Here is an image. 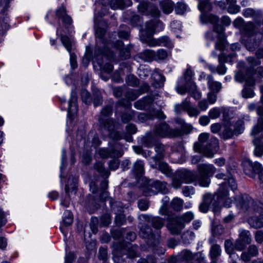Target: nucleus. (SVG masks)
Returning <instances> with one entry per match:
<instances>
[{"instance_id":"obj_1","label":"nucleus","mask_w":263,"mask_h":263,"mask_svg":"<svg viewBox=\"0 0 263 263\" xmlns=\"http://www.w3.org/2000/svg\"><path fill=\"white\" fill-rule=\"evenodd\" d=\"M198 175L195 171L186 169L177 171L172 177V184L173 187L178 189L183 183L199 184L202 187H208L211 182L210 179L216 173V168L212 164L200 163L197 165Z\"/></svg>"},{"instance_id":"obj_2","label":"nucleus","mask_w":263,"mask_h":263,"mask_svg":"<svg viewBox=\"0 0 263 263\" xmlns=\"http://www.w3.org/2000/svg\"><path fill=\"white\" fill-rule=\"evenodd\" d=\"M256 25L251 22L245 23L242 17H238L233 22L234 27L238 29L241 33L245 37H247L250 41L245 39L242 40L245 41V45L248 50L253 51L256 48L259 43V41H255L253 43H251L252 39L254 40L257 35V33L263 35V19L260 22H256Z\"/></svg>"},{"instance_id":"obj_3","label":"nucleus","mask_w":263,"mask_h":263,"mask_svg":"<svg viewBox=\"0 0 263 263\" xmlns=\"http://www.w3.org/2000/svg\"><path fill=\"white\" fill-rule=\"evenodd\" d=\"M211 5L208 3H201L199 5V9L201 12L200 21L202 24L211 23L214 25L213 30L217 33L218 36V41L216 43L215 45V49L220 51L223 50L226 47V43L223 38V28L218 24L219 18L213 14H204V12L206 10L211 9Z\"/></svg>"},{"instance_id":"obj_4","label":"nucleus","mask_w":263,"mask_h":263,"mask_svg":"<svg viewBox=\"0 0 263 263\" xmlns=\"http://www.w3.org/2000/svg\"><path fill=\"white\" fill-rule=\"evenodd\" d=\"M209 135L207 133L201 134L198 137V142L194 144V149L196 152L201 153L206 157L212 158L218 151L219 143L216 138L212 137L209 139Z\"/></svg>"},{"instance_id":"obj_5","label":"nucleus","mask_w":263,"mask_h":263,"mask_svg":"<svg viewBox=\"0 0 263 263\" xmlns=\"http://www.w3.org/2000/svg\"><path fill=\"white\" fill-rule=\"evenodd\" d=\"M112 112V107L110 105H107L102 109L99 119L100 130L105 136H108L111 138L119 139L120 138V135L116 130L117 124L112 119H104L105 117L110 116Z\"/></svg>"},{"instance_id":"obj_6","label":"nucleus","mask_w":263,"mask_h":263,"mask_svg":"<svg viewBox=\"0 0 263 263\" xmlns=\"http://www.w3.org/2000/svg\"><path fill=\"white\" fill-rule=\"evenodd\" d=\"M251 134L254 137L253 143L255 146L254 153L257 157L263 155V119L260 118L257 121L251 130Z\"/></svg>"},{"instance_id":"obj_7","label":"nucleus","mask_w":263,"mask_h":263,"mask_svg":"<svg viewBox=\"0 0 263 263\" xmlns=\"http://www.w3.org/2000/svg\"><path fill=\"white\" fill-rule=\"evenodd\" d=\"M114 255L119 256L120 253L126 252L128 258H134L139 256V248L131 243L125 244L124 242L116 241L112 245Z\"/></svg>"},{"instance_id":"obj_8","label":"nucleus","mask_w":263,"mask_h":263,"mask_svg":"<svg viewBox=\"0 0 263 263\" xmlns=\"http://www.w3.org/2000/svg\"><path fill=\"white\" fill-rule=\"evenodd\" d=\"M159 192L164 194L168 192L165 182L158 180H149L143 190L145 196H152Z\"/></svg>"},{"instance_id":"obj_9","label":"nucleus","mask_w":263,"mask_h":263,"mask_svg":"<svg viewBox=\"0 0 263 263\" xmlns=\"http://www.w3.org/2000/svg\"><path fill=\"white\" fill-rule=\"evenodd\" d=\"M235 203L237 208L241 211L245 212L249 209L259 211L254 200L247 195H236L235 197Z\"/></svg>"},{"instance_id":"obj_10","label":"nucleus","mask_w":263,"mask_h":263,"mask_svg":"<svg viewBox=\"0 0 263 263\" xmlns=\"http://www.w3.org/2000/svg\"><path fill=\"white\" fill-rule=\"evenodd\" d=\"M149 87V85L147 84H144L140 90L135 89L128 90L125 95V97L127 100L121 99L118 101V104L125 108L130 107L131 103L129 101L136 100L141 94L147 91Z\"/></svg>"},{"instance_id":"obj_11","label":"nucleus","mask_w":263,"mask_h":263,"mask_svg":"<svg viewBox=\"0 0 263 263\" xmlns=\"http://www.w3.org/2000/svg\"><path fill=\"white\" fill-rule=\"evenodd\" d=\"M229 192L224 187V184L220 185L217 193L214 195V200H216V204L219 206V210L220 209V204L227 208L231 206L232 200L229 197Z\"/></svg>"},{"instance_id":"obj_12","label":"nucleus","mask_w":263,"mask_h":263,"mask_svg":"<svg viewBox=\"0 0 263 263\" xmlns=\"http://www.w3.org/2000/svg\"><path fill=\"white\" fill-rule=\"evenodd\" d=\"M153 133L157 137H175L179 135L178 130L172 129L165 122L156 125Z\"/></svg>"},{"instance_id":"obj_13","label":"nucleus","mask_w":263,"mask_h":263,"mask_svg":"<svg viewBox=\"0 0 263 263\" xmlns=\"http://www.w3.org/2000/svg\"><path fill=\"white\" fill-rule=\"evenodd\" d=\"M176 89L177 92L181 95L189 92L190 96L196 100L200 99L202 97V93L197 89V86L195 83H192L191 85L187 86L177 85L176 87Z\"/></svg>"},{"instance_id":"obj_14","label":"nucleus","mask_w":263,"mask_h":263,"mask_svg":"<svg viewBox=\"0 0 263 263\" xmlns=\"http://www.w3.org/2000/svg\"><path fill=\"white\" fill-rule=\"evenodd\" d=\"M187 97L180 104L175 106V109L178 111L179 109L185 111L190 117H197L200 114V110L196 107L193 106Z\"/></svg>"},{"instance_id":"obj_15","label":"nucleus","mask_w":263,"mask_h":263,"mask_svg":"<svg viewBox=\"0 0 263 263\" xmlns=\"http://www.w3.org/2000/svg\"><path fill=\"white\" fill-rule=\"evenodd\" d=\"M210 208H212V210L214 213L219 211V206L216 204V200H214V196L205 195L202 202L199 205V210L200 212L205 213L208 212Z\"/></svg>"},{"instance_id":"obj_16","label":"nucleus","mask_w":263,"mask_h":263,"mask_svg":"<svg viewBox=\"0 0 263 263\" xmlns=\"http://www.w3.org/2000/svg\"><path fill=\"white\" fill-rule=\"evenodd\" d=\"M106 57L108 60H111L114 59L115 55L114 52L106 47L103 49L101 48L98 46H96L94 50V59L97 61V63L101 66L102 62L100 59L103 57Z\"/></svg>"},{"instance_id":"obj_17","label":"nucleus","mask_w":263,"mask_h":263,"mask_svg":"<svg viewBox=\"0 0 263 263\" xmlns=\"http://www.w3.org/2000/svg\"><path fill=\"white\" fill-rule=\"evenodd\" d=\"M263 171L262 165L258 162H253L249 160L244 164V171L245 173L251 177L254 178L256 174Z\"/></svg>"},{"instance_id":"obj_18","label":"nucleus","mask_w":263,"mask_h":263,"mask_svg":"<svg viewBox=\"0 0 263 263\" xmlns=\"http://www.w3.org/2000/svg\"><path fill=\"white\" fill-rule=\"evenodd\" d=\"M184 227V224L180 221V218H178L177 217L170 218L167 224V227L170 232L174 235L179 234Z\"/></svg>"},{"instance_id":"obj_19","label":"nucleus","mask_w":263,"mask_h":263,"mask_svg":"<svg viewBox=\"0 0 263 263\" xmlns=\"http://www.w3.org/2000/svg\"><path fill=\"white\" fill-rule=\"evenodd\" d=\"M139 11L146 14H151L153 16H159L160 11L158 8L152 4H148L146 2L141 1L138 6Z\"/></svg>"},{"instance_id":"obj_20","label":"nucleus","mask_w":263,"mask_h":263,"mask_svg":"<svg viewBox=\"0 0 263 263\" xmlns=\"http://www.w3.org/2000/svg\"><path fill=\"white\" fill-rule=\"evenodd\" d=\"M117 143L110 148L109 150L102 148L99 151V154L102 158H119L123 155V152L117 149Z\"/></svg>"},{"instance_id":"obj_21","label":"nucleus","mask_w":263,"mask_h":263,"mask_svg":"<svg viewBox=\"0 0 263 263\" xmlns=\"http://www.w3.org/2000/svg\"><path fill=\"white\" fill-rule=\"evenodd\" d=\"M139 218L145 222L151 223L152 226L156 229H160L164 226V220L158 216L141 214L139 216Z\"/></svg>"},{"instance_id":"obj_22","label":"nucleus","mask_w":263,"mask_h":263,"mask_svg":"<svg viewBox=\"0 0 263 263\" xmlns=\"http://www.w3.org/2000/svg\"><path fill=\"white\" fill-rule=\"evenodd\" d=\"M164 28V24L162 22L157 20H152L146 23L144 31L149 34H154L156 32L163 30Z\"/></svg>"},{"instance_id":"obj_23","label":"nucleus","mask_w":263,"mask_h":263,"mask_svg":"<svg viewBox=\"0 0 263 263\" xmlns=\"http://www.w3.org/2000/svg\"><path fill=\"white\" fill-rule=\"evenodd\" d=\"M68 104L69 107L67 111V116L69 118H72L77 113L78 109L77 98L73 90L71 92V96L69 101Z\"/></svg>"},{"instance_id":"obj_24","label":"nucleus","mask_w":263,"mask_h":263,"mask_svg":"<svg viewBox=\"0 0 263 263\" xmlns=\"http://www.w3.org/2000/svg\"><path fill=\"white\" fill-rule=\"evenodd\" d=\"M153 34H149L148 32L143 31L140 35V40L147 44L150 47H155L159 46V39H156L152 37Z\"/></svg>"},{"instance_id":"obj_25","label":"nucleus","mask_w":263,"mask_h":263,"mask_svg":"<svg viewBox=\"0 0 263 263\" xmlns=\"http://www.w3.org/2000/svg\"><path fill=\"white\" fill-rule=\"evenodd\" d=\"M139 228L140 229V235L144 238L152 239L154 235L152 233V229L151 227L144 222L139 223Z\"/></svg>"},{"instance_id":"obj_26","label":"nucleus","mask_w":263,"mask_h":263,"mask_svg":"<svg viewBox=\"0 0 263 263\" xmlns=\"http://www.w3.org/2000/svg\"><path fill=\"white\" fill-rule=\"evenodd\" d=\"M168 147L161 143H156L155 146L156 155L153 157L155 162L163 159L165 155V152Z\"/></svg>"},{"instance_id":"obj_27","label":"nucleus","mask_w":263,"mask_h":263,"mask_svg":"<svg viewBox=\"0 0 263 263\" xmlns=\"http://www.w3.org/2000/svg\"><path fill=\"white\" fill-rule=\"evenodd\" d=\"M111 206L114 210H115L116 207L120 208V209L118 210L120 213L117 214L116 216L115 221L117 226H120L123 224L125 221V215L122 213L123 208L121 203L120 202H115L111 205Z\"/></svg>"},{"instance_id":"obj_28","label":"nucleus","mask_w":263,"mask_h":263,"mask_svg":"<svg viewBox=\"0 0 263 263\" xmlns=\"http://www.w3.org/2000/svg\"><path fill=\"white\" fill-rule=\"evenodd\" d=\"M207 86L210 91L219 92L222 88L220 82L215 81L212 75H208L206 77Z\"/></svg>"},{"instance_id":"obj_29","label":"nucleus","mask_w":263,"mask_h":263,"mask_svg":"<svg viewBox=\"0 0 263 263\" xmlns=\"http://www.w3.org/2000/svg\"><path fill=\"white\" fill-rule=\"evenodd\" d=\"M250 116L248 115H241L240 119L236 122L234 125L235 135H239L243 133L245 129L244 121H249Z\"/></svg>"},{"instance_id":"obj_30","label":"nucleus","mask_w":263,"mask_h":263,"mask_svg":"<svg viewBox=\"0 0 263 263\" xmlns=\"http://www.w3.org/2000/svg\"><path fill=\"white\" fill-rule=\"evenodd\" d=\"M154 101L153 98L150 96L143 97L142 99L134 103V107L137 109L143 110L148 107Z\"/></svg>"},{"instance_id":"obj_31","label":"nucleus","mask_w":263,"mask_h":263,"mask_svg":"<svg viewBox=\"0 0 263 263\" xmlns=\"http://www.w3.org/2000/svg\"><path fill=\"white\" fill-rule=\"evenodd\" d=\"M144 163L142 160H138L134 163L132 172L136 177H140L144 174Z\"/></svg>"},{"instance_id":"obj_32","label":"nucleus","mask_w":263,"mask_h":263,"mask_svg":"<svg viewBox=\"0 0 263 263\" xmlns=\"http://www.w3.org/2000/svg\"><path fill=\"white\" fill-rule=\"evenodd\" d=\"M193 258L192 253L189 250H184L178 255L177 263H192Z\"/></svg>"},{"instance_id":"obj_33","label":"nucleus","mask_w":263,"mask_h":263,"mask_svg":"<svg viewBox=\"0 0 263 263\" xmlns=\"http://www.w3.org/2000/svg\"><path fill=\"white\" fill-rule=\"evenodd\" d=\"M130 0H111L110 6L112 9H123L132 5Z\"/></svg>"},{"instance_id":"obj_34","label":"nucleus","mask_w":263,"mask_h":263,"mask_svg":"<svg viewBox=\"0 0 263 263\" xmlns=\"http://www.w3.org/2000/svg\"><path fill=\"white\" fill-rule=\"evenodd\" d=\"M229 57H227L223 54H220L218 56L219 65L217 67V72L220 75H223L226 73L227 68L223 63L228 62Z\"/></svg>"},{"instance_id":"obj_35","label":"nucleus","mask_w":263,"mask_h":263,"mask_svg":"<svg viewBox=\"0 0 263 263\" xmlns=\"http://www.w3.org/2000/svg\"><path fill=\"white\" fill-rule=\"evenodd\" d=\"M156 136L152 133H146L145 136L141 139V142L143 145L147 147H152L156 142Z\"/></svg>"},{"instance_id":"obj_36","label":"nucleus","mask_w":263,"mask_h":263,"mask_svg":"<svg viewBox=\"0 0 263 263\" xmlns=\"http://www.w3.org/2000/svg\"><path fill=\"white\" fill-rule=\"evenodd\" d=\"M160 7L165 14H170L174 9V4L171 0H163L160 3Z\"/></svg>"},{"instance_id":"obj_37","label":"nucleus","mask_w":263,"mask_h":263,"mask_svg":"<svg viewBox=\"0 0 263 263\" xmlns=\"http://www.w3.org/2000/svg\"><path fill=\"white\" fill-rule=\"evenodd\" d=\"M224 247L226 252L230 255V257L233 258H238V255L234 252V245L231 240L227 239L224 242Z\"/></svg>"},{"instance_id":"obj_38","label":"nucleus","mask_w":263,"mask_h":263,"mask_svg":"<svg viewBox=\"0 0 263 263\" xmlns=\"http://www.w3.org/2000/svg\"><path fill=\"white\" fill-rule=\"evenodd\" d=\"M228 6V12L231 14H236L240 11V7L236 5V0H226Z\"/></svg>"},{"instance_id":"obj_39","label":"nucleus","mask_w":263,"mask_h":263,"mask_svg":"<svg viewBox=\"0 0 263 263\" xmlns=\"http://www.w3.org/2000/svg\"><path fill=\"white\" fill-rule=\"evenodd\" d=\"M257 58L255 57H249L247 58V61L250 65L251 67L256 66L260 64V61L258 58H263V49H259L258 50L256 53Z\"/></svg>"},{"instance_id":"obj_40","label":"nucleus","mask_w":263,"mask_h":263,"mask_svg":"<svg viewBox=\"0 0 263 263\" xmlns=\"http://www.w3.org/2000/svg\"><path fill=\"white\" fill-rule=\"evenodd\" d=\"M251 74L252 76L253 73H251ZM235 79L236 81L239 82H242L245 80L246 81L247 85L249 86L253 85L255 83L254 80L253 79L252 76L250 77L248 79H247L241 72H238L235 75Z\"/></svg>"},{"instance_id":"obj_41","label":"nucleus","mask_w":263,"mask_h":263,"mask_svg":"<svg viewBox=\"0 0 263 263\" xmlns=\"http://www.w3.org/2000/svg\"><path fill=\"white\" fill-rule=\"evenodd\" d=\"M220 253L221 249L219 246L215 245L212 246L210 252L211 258L212 259V263H216L215 260L220 255Z\"/></svg>"},{"instance_id":"obj_42","label":"nucleus","mask_w":263,"mask_h":263,"mask_svg":"<svg viewBox=\"0 0 263 263\" xmlns=\"http://www.w3.org/2000/svg\"><path fill=\"white\" fill-rule=\"evenodd\" d=\"M183 200L181 198H174L171 202V206L176 211H180L183 208Z\"/></svg>"},{"instance_id":"obj_43","label":"nucleus","mask_w":263,"mask_h":263,"mask_svg":"<svg viewBox=\"0 0 263 263\" xmlns=\"http://www.w3.org/2000/svg\"><path fill=\"white\" fill-rule=\"evenodd\" d=\"M249 222L255 228H260L263 227V217H251L249 219Z\"/></svg>"},{"instance_id":"obj_44","label":"nucleus","mask_w":263,"mask_h":263,"mask_svg":"<svg viewBox=\"0 0 263 263\" xmlns=\"http://www.w3.org/2000/svg\"><path fill=\"white\" fill-rule=\"evenodd\" d=\"M95 168L104 177H108L110 173L104 167V163L101 162H97L94 165Z\"/></svg>"},{"instance_id":"obj_45","label":"nucleus","mask_w":263,"mask_h":263,"mask_svg":"<svg viewBox=\"0 0 263 263\" xmlns=\"http://www.w3.org/2000/svg\"><path fill=\"white\" fill-rule=\"evenodd\" d=\"M192 76L193 71L190 68H187L184 73L183 80L185 82V85H183V86H187L188 85H191V83H195L193 81ZM177 85L181 86L179 84Z\"/></svg>"},{"instance_id":"obj_46","label":"nucleus","mask_w":263,"mask_h":263,"mask_svg":"<svg viewBox=\"0 0 263 263\" xmlns=\"http://www.w3.org/2000/svg\"><path fill=\"white\" fill-rule=\"evenodd\" d=\"M159 240H148L147 243L151 244L154 247V251L158 254H163L165 252V249L161 246H159L158 244Z\"/></svg>"},{"instance_id":"obj_47","label":"nucleus","mask_w":263,"mask_h":263,"mask_svg":"<svg viewBox=\"0 0 263 263\" xmlns=\"http://www.w3.org/2000/svg\"><path fill=\"white\" fill-rule=\"evenodd\" d=\"M239 238L246 244L248 245L251 242V235L249 231L243 230L240 231Z\"/></svg>"},{"instance_id":"obj_48","label":"nucleus","mask_w":263,"mask_h":263,"mask_svg":"<svg viewBox=\"0 0 263 263\" xmlns=\"http://www.w3.org/2000/svg\"><path fill=\"white\" fill-rule=\"evenodd\" d=\"M72 222L73 215L72 213L69 210L65 211L63 214V224L66 227L69 226Z\"/></svg>"},{"instance_id":"obj_49","label":"nucleus","mask_w":263,"mask_h":263,"mask_svg":"<svg viewBox=\"0 0 263 263\" xmlns=\"http://www.w3.org/2000/svg\"><path fill=\"white\" fill-rule=\"evenodd\" d=\"M177 217L180 218V221L184 224V223L190 222L194 219V214L192 212L189 211Z\"/></svg>"},{"instance_id":"obj_50","label":"nucleus","mask_w":263,"mask_h":263,"mask_svg":"<svg viewBox=\"0 0 263 263\" xmlns=\"http://www.w3.org/2000/svg\"><path fill=\"white\" fill-rule=\"evenodd\" d=\"M159 46H163L172 48L174 47L173 43L170 40L167 36H163L159 38Z\"/></svg>"},{"instance_id":"obj_51","label":"nucleus","mask_w":263,"mask_h":263,"mask_svg":"<svg viewBox=\"0 0 263 263\" xmlns=\"http://www.w3.org/2000/svg\"><path fill=\"white\" fill-rule=\"evenodd\" d=\"M234 135H235L234 129L230 127H226L220 136L222 138L228 139L231 138Z\"/></svg>"},{"instance_id":"obj_52","label":"nucleus","mask_w":263,"mask_h":263,"mask_svg":"<svg viewBox=\"0 0 263 263\" xmlns=\"http://www.w3.org/2000/svg\"><path fill=\"white\" fill-rule=\"evenodd\" d=\"M141 55L145 60L155 59L156 52L152 50L146 49L141 53Z\"/></svg>"},{"instance_id":"obj_53","label":"nucleus","mask_w":263,"mask_h":263,"mask_svg":"<svg viewBox=\"0 0 263 263\" xmlns=\"http://www.w3.org/2000/svg\"><path fill=\"white\" fill-rule=\"evenodd\" d=\"M170 55L165 50L163 49H159L156 52L155 60H165Z\"/></svg>"},{"instance_id":"obj_54","label":"nucleus","mask_w":263,"mask_h":263,"mask_svg":"<svg viewBox=\"0 0 263 263\" xmlns=\"http://www.w3.org/2000/svg\"><path fill=\"white\" fill-rule=\"evenodd\" d=\"M152 78L158 83H163L165 81L164 77L157 70L152 73Z\"/></svg>"},{"instance_id":"obj_55","label":"nucleus","mask_w":263,"mask_h":263,"mask_svg":"<svg viewBox=\"0 0 263 263\" xmlns=\"http://www.w3.org/2000/svg\"><path fill=\"white\" fill-rule=\"evenodd\" d=\"M260 11H255L252 8H247L243 10L242 14L245 17H253L260 14Z\"/></svg>"},{"instance_id":"obj_56","label":"nucleus","mask_w":263,"mask_h":263,"mask_svg":"<svg viewBox=\"0 0 263 263\" xmlns=\"http://www.w3.org/2000/svg\"><path fill=\"white\" fill-rule=\"evenodd\" d=\"M158 167L159 170L165 175L169 176L171 174V170L166 163L160 162Z\"/></svg>"},{"instance_id":"obj_57","label":"nucleus","mask_w":263,"mask_h":263,"mask_svg":"<svg viewBox=\"0 0 263 263\" xmlns=\"http://www.w3.org/2000/svg\"><path fill=\"white\" fill-rule=\"evenodd\" d=\"M98 258L102 260L103 263H106L107 259V251L106 247H101L99 250Z\"/></svg>"},{"instance_id":"obj_58","label":"nucleus","mask_w":263,"mask_h":263,"mask_svg":"<svg viewBox=\"0 0 263 263\" xmlns=\"http://www.w3.org/2000/svg\"><path fill=\"white\" fill-rule=\"evenodd\" d=\"M61 42L66 50L70 52L71 50V42L70 39L66 35H63L61 39Z\"/></svg>"},{"instance_id":"obj_59","label":"nucleus","mask_w":263,"mask_h":263,"mask_svg":"<svg viewBox=\"0 0 263 263\" xmlns=\"http://www.w3.org/2000/svg\"><path fill=\"white\" fill-rule=\"evenodd\" d=\"M187 9V6L182 2L177 3L175 7V11L177 14H183Z\"/></svg>"},{"instance_id":"obj_60","label":"nucleus","mask_w":263,"mask_h":263,"mask_svg":"<svg viewBox=\"0 0 263 263\" xmlns=\"http://www.w3.org/2000/svg\"><path fill=\"white\" fill-rule=\"evenodd\" d=\"M195 237V233L192 231H186L182 236L183 241L185 243H190V241L194 239Z\"/></svg>"},{"instance_id":"obj_61","label":"nucleus","mask_w":263,"mask_h":263,"mask_svg":"<svg viewBox=\"0 0 263 263\" xmlns=\"http://www.w3.org/2000/svg\"><path fill=\"white\" fill-rule=\"evenodd\" d=\"M220 115V109L218 107L211 108L209 111V116L212 119L218 118Z\"/></svg>"},{"instance_id":"obj_62","label":"nucleus","mask_w":263,"mask_h":263,"mask_svg":"<svg viewBox=\"0 0 263 263\" xmlns=\"http://www.w3.org/2000/svg\"><path fill=\"white\" fill-rule=\"evenodd\" d=\"M126 82L128 85L136 86L139 84L138 79L134 75H129L126 77Z\"/></svg>"},{"instance_id":"obj_63","label":"nucleus","mask_w":263,"mask_h":263,"mask_svg":"<svg viewBox=\"0 0 263 263\" xmlns=\"http://www.w3.org/2000/svg\"><path fill=\"white\" fill-rule=\"evenodd\" d=\"M242 96L245 98H252L254 96L255 93L253 89L250 87H245L242 92Z\"/></svg>"},{"instance_id":"obj_64","label":"nucleus","mask_w":263,"mask_h":263,"mask_svg":"<svg viewBox=\"0 0 263 263\" xmlns=\"http://www.w3.org/2000/svg\"><path fill=\"white\" fill-rule=\"evenodd\" d=\"M247 245V244H246L243 241H242L240 238H238L236 239L235 242L234 248L237 251H241L246 248Z\"/></svg>"}]
</instances>
